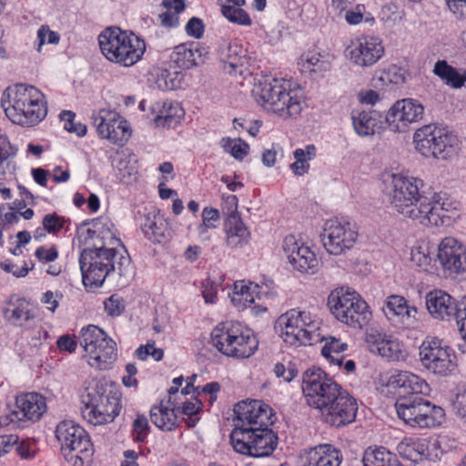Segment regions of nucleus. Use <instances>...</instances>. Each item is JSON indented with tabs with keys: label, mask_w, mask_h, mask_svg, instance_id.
<instances>
[{
	"label": "nucleus",
	"mask_w": 466,
	"mask_h": 466,
	"mask_svg": "<svg viewBox=\"0 0 466 466\" xmlns=\"http://www.w3.org/2000/svg\"><path fill=\"white\" fill-rule=\"evenodd\" d=\"M149 432L148 420L145 415L137 414L133 422V437L137 441L143 442Z\"/></svg>",
	"instance_id": "53"
},
{
	"label": "nucleus",
	"mask_w": 466,
	"mask_h": 466,
	"mask_svg": "<svg viewBox=\"0 0 466 466\" xmlns=\"http://www.w3.org/2000/svg\"><path fill=\"white\" fill-rule=\"evenodd\" d=\"M82 403V416L93 425L112 422L121 409L119 392L103 380L86 389Z\"/></svg>",
	"instance_id": "5"
},
{
	"label": "nucleus",
	"mask_w": 466,
	"mask_h": 466,
	"mask_svg": "<svg viewBox=\"0 0 466 466\" xmlns=\"http://www.w3.org/2000/svg\"><path fill=\"white\" fill-rule=\"evenodd\" d=\"M437 258L443 269L451 273L466 270V248L453 238H445L441 240Z\"/></svg>",
	"instance_id": "25"
},
{
	"label": "nucleus",
	"mask_w": 466,
	"mask_h": 466,
	"mask_svg": "<svg viewBox=\"0 0 466 466\" xmlns=\"http://www.w3.org/2000/svg\"><path fill=\"white\" fill-rule=\"evenodd\" d=\"M46 398L36 392H28L16 398V410L12 413L10 420L37 421L46 411Z\"/></svg>",
	"instance_id": "27"
},
{
	"label": "nucleus",
	"mask_w": 466,
	"mask_h": 466,
	"mask_svg": "<svg viewBox=\"0 0 466 466\" xmlns=\"http://www.w3.org/2000/svg\"><path fill=\"white\" fill-rule=\"evenodd\" d=\"M259 293V286L251 281L238 280L233 285L231 301L236 306L247 307L254 303Z\"/></svg>",
	"instance_id": "36"
},
{
	"label": "nucleus",
	"mask_w": 466,
	"mask_h": 466,
	"mask_svg": "<svg viewBox=\"0 0 466 466\" xmlns=\"http://www.w3.org/2000/svg\"><path fill=\"white\" fill-rule=\"evenodd\" d=\"M342 455L330 444L316 446L300 456V466H339Z\"/></svg>",
	"instance_id": "28"
},
{
	"label": "nucleus",
	"mask_w": 466,
	"mask_h": 466,
	"mask_svg": "<svg viewBox=\"0 0 466 466\" xmlns=\"http://www.w3.org/2000/svg\"><path fill=\"white\" fill-rule=\"evenodd\" d=\"M221 13L232 23L243 25H249L251 24L250 17L246 11L240 8V6H231L226 4H221Z\"/></svg>",
	"instance_id": "48"
},
{
	"label": "nucleus",
	"mask_w": 466,
	"mask_h": 466,
	"mask_svg": "<svg viewBox=\"0 0 466 466\" xmlns=\"http://www.w3.org/2000/svg\"><path fill=\"white\" fill-rule=\"evenodd\" d=\"M358 227L346 218L329 219L324 224L321 240L326 251L332 256L346 255L357 244Z\"/></svg>",
	"instance_id": "16"
},
{
	"label": "nucleus",
	"mask_w": 466,
	"mask_h": 466,
	"mask_svg": "<svg viewBox=\"0 0 466 466\" xmlns=\"http://www.w3.org/2000/svg\"><path fill=\"white\" fill-rule=\"evenodd\" d=\"M433 73L453 88H460L466 82V74H460L456 68L450 66L445 60L436 62Z\"/></svg>",
	"instance_id": "39"
},
{
	"label": "nucleus",
	"mask_w": 466,
	"mask_h": 466,
	"mask_svg": "<svg viewBox=\"0 0 466 466\" xmlns=\"http://www.w3.org/2000/svg\"><path fill=\"white\" fill-rule=\"evenodd\" d=\"M426 306L435 319L442 320L454 317L457 312V305L453 298L441 290L430 292L427 295Z\"/></svg>",
	"instance_id": "30"
},
{
	"label": "nucleus",
	"mask_w": 466,
	"mask_h": 466,
	"mask_svg": "<svg viewBox=\"0 0 466 466\" xmlns=\"http://www.w3.org/2000/svg\"><path fill=\"white\" fill-rule=\"evenodd\" d=\"M431 203V206H439L440 208L437 212H434V215H436V224L433 225L438 226L440 222H443L442 219L446 217V212L451 208V203L447 202L444 195L441 193H433Z\"/></svg>",
	"instance_id": "55"
},
{
	"label": "nucleus",
	"mask_w": 466,
	"mask_h": 466,
	"mask_svg": "<svg viewBox=\"0 0 466 466\" xmlns=\"http://www.w3.org/2000/svg\"><path fill=\"white\" fill-rule=\"evenodd\" d=\"M155 115L154 121L157 127H171L176 126L184 116L183 108L177 103L156 102L151 106Z\"/></svg>",
	"instance_id": "33"
},
{
	"label": "nucleus",
	"mask_w": 466,
	"mask_h": 466,
	"mask_svg": "<svg viewBox=\"0 0 466 466\" xmlns=\"http://www.w3.org/2000/svg\"><path fill=\"white\" fill-rule=\"evenodd\" d=\"M347 349V344L339 341L335 338H330L329 341L323 346L321 350L322 356H330L331 353L335 355L341 354Z\"/></svg>",
	"instance_id": "58"
},
{
	"label": "nucleus",
	"mask_w": 466,
	"mask_h": 466,
	"mask_svg": "<svg viewBox=\"0 0 466 466\" xmlns=\"http://www.w3.org/2000/svg\"><path fill=\"white\" fill-rule=\"evenodd\" d=\"M38 45L36 50L41 51L42 46L46 44L56 45L60 41V35L57 32L50 30L48 25H41L37 31Z\"/></svg>",
	"instance_id": "52"
},
{
	"label": "nucleus",
	"mask_w": 466,
	"mask_h": 466,
	"mask_svg": "<svg viewBox=\"0 0 466 466\" xmlns=\"http://www.w3.org/2000/svg\"><path fill=\"white\" fill-rule=\"evenodd\" d=\"M411 261L425 271L432 272V258L430 256L428 248L419 247L411 249Z\"/></svg>",
	"instance_id": "50"
},
{
	"label": "nucleus",
	"mask_w": 466,
	"mask_h": 466,
	"mask_svg": "<svg viewBox=\"0 0 466 466\" xmlns=\"http://www.w3.org/2000/svg\"><path fill=\"white\" fill-rule=\"evenodd\" d=\"M366 8L363 5H357L354 8H346L343 15L345 21L350 25H360L363 20L372 23L373 17L370 13L366 14Z\"/></svg>",
	"instance_id": "47"
},
{
	"label": "nucleus",
	"mask_w": 466,
	"mask_h": 466,
	"mask_svg": "<svg viewBox=\"0 0 466 466\" xmlns=\"http://www.w3.org/2000/svg\"><path fill=\"white\" fill-rule=\"evenodd\" d=\"M150 420L157 428L170 431L177 426V414L175 406L167 408L162 406H155L150 410Z\"/></svg>",
	"instance_id": "40"
},
{
	"label": "nucleus",
	"mask_w": 466,
	"mask_h": 466,
	"mask_svg": "<svg viewBox=\"0 0 466 466\" xmlns=\"http://www.w3.org/2000/svg\"><path fill=\"white\" fill-rule=\"evenodd\" d=\"M275 329L284 342L291 346L313 345L322 340L319 320L306 310L287 311L279 317Z\"/></svg>",
	"instance_id": "7"
},
{
	"label": "nucleus",
	"mask_w": 466,
	"mask_h": 466,
	"mask_svg": "<svg viewBox=\"0 0 466 466\" xmlns=\"http://www.w3.org/2000/svg\"><path fill=\"white\" fill-rule=\"evenodd\" d=\"M155 342H147L146 345H141L137 349L135 354L137 359L145 360L148 356H151L155 360L159 361L163 359L164 351L160 348H155Z\"/></svg>",
	"instance_id": "54"
},
{
	"label": "nucleus",
	"mask_w": 466,
	"mask_h": 466,
	"mask_svg": "<svg viewBox=\"0 0 466 466\" xmlns=\"http://www.w3.org/2000/svg\"><path fill=\"white\" fill-rule=\"evenodd\" d=\"M362 462L364 466H402L396 455L384 447L368 448L364 452Z\"/></svg>",
	"instance_id": "37"
},
{
	"label": "nucleus",
	"mask_w": 466,
	"mask_h": 466,
	"mask_svg": "<svg viewBox=\"0 0 466 466\" xmlns=\"http://www.w3.org/2000/svg\"><path fill=\"white\" fill-rule=\"evenodd\" d=\"M79 265L83 284L86 287H101L106 277H127L131 273L130 257L104 245L83 249Z\"/></svg>",
	"instance_id": "2"
},
{
	"label": "nucleus",
	"mask_w": 466,
	"mask_h": 466,
	"mask_svg": "<svg viewBox=\"0 0 466 466\" xmlns=\"http://www.w3.org/2000/svg\"><path fill=\"white\" fill-rule=\"evenodd\" d=\"M283 251L292 268L301 273L315 274L319 268V260L311 248L297 241L292 235L287 236L282 244Z\"/></svg>",
	"instance_id": "23"
},
{
	"label": "nucleus",
	"mask_w": 466,
	"mask_h": 466,
	"mask_svg": "<svg viewBox=\"0 0 466 466\" xmlns=\"http://www.w3.org/2000/svg\"><path fill=\"white\" fill-rule=\"evenodd\" d=\"M230 441L237 452L259 458L268 456L275 451L278 436L268 427L243 428L238 423L230 434Z\"/></svg>",
	"instance_id": "12"
},
{
	"label": "nucleus",
	"mask_w": 466,
	"mask_h": 466,
	"mask_svg": "<svg viewBox=\"0 0 466 466\" xmlns=\"http://www.w3.org/2000/svg\"><path fill=\"white\" fill-rule=\"evenodd\" d=\"M244 53L243 48L237 43L223 40L218 47V55L221 62L228 64L232 68L241 65L240 60Z\"/></svg>",
	"instance_id": "44"
},
{
	"label": "nucleus",
	"mask_w": 466,
	"mask_h": 466,
	"mask_svg": "<svg viewBox=\"0 0 466 466\" xmlns=\"http://www.w3.org/2000/svg\"><path fill=\"white\" fill-rule=\"evenodd\" d=\"M78 342L86 352L87 363L98 370H106L116 360V342L96 325L81 329Z\"/></svg>",
	"instance_id": "10"
},
{
	"label": "nucleus",
	"mask_w": 466,
	"mask_h": 466,
	"mask_svg": "<svg viewBox=\"0 0 466 466\" xmlns=\"http://www.w3.org/2000/svg\"><path fill=\"white\" fill-rule=\"evenodd\" d=\"M258 104L273 113L284 117H295L303 108V96L300 91L291 90L278 79L259 82L253 89Z\"/></svg>",
	"instance_id": "6"
},
{
	"label": "nucleus",
	"mask_w": 466,
	"mask_h": 466,
	"mask_svg": "<svg viewBox=\"0 0 466 466\" xmlns=\"http://www.w3.org/2000/svg\"><path fill=\"white\" fill-rule=\"evenodd\" d=\"M424 106L419 101L412 98L398 100L389 109L386 121L394 132H406L410 125L422 119Z\"/></svg>",
	"instance_id": "20"
},
{
	"label": "nucleus",
	"mask_w": 466,
	"mask_h": 466,
	"mask_svg": "<svg viewBox=\"0 0 466 466\" xmlns=\"http://www.w3.org/2000/svg\"><path fill=\"white\" fill-rule=\"evenodd\" d=\"M125 309L121 299L111 296L105 301V309L111 316H119Z\"/></svg>",
	"instance_id": "61"
},
{
	"label": "nucleus",
	"mask_w": 466,
	"mask_h": 466,
	"mask_svg": "<svg viewBox=\"0 0 466 466\" xmlns=\"http://www.w3.org/2000/svg\"><path fill=\"white\" fill-rule=\"evenodd\" d=\"M382 310L387 319L396 326L410 328L416 323L417 309L409 305L407 299L402 296H389Z\"/></svg>",
	"instance_id": "26"
},
{
	"label": "nucleus",
	"mask_w": 466,
	"mask_h": 466,
	"mask_svg": "<svg viewBox=\"0 0 466 466\" xmlns=\"http://www.w3.org/2000/svg\"><path fill=\"white\" fill-rule=\"evenodd\" d=\"M452 406L455 413L466 422V386L457 388Z\"/></svg>",
	"instance_id": "56"
},
{
	"label": "nucleus",
	"mask_w": 466,
	"mask_h": 466,
	"mask_svg": "<svg viewBox=\"0 0 466 466\" xmlns=\"http://www.w3.org/2000/svg\"><path fill=\"white\" fill-rule=\"evenodd\" d=\"M99 47L110 62L129 67L137 64L146 51L144 40L133 32L119 27L106 28L98 36Z\"/></svg>",
	"instance_id": "4"
},
{
	"label": "nucleus",
	"mask_w": 466,
	"mask_h": 466,
	"mask_svg": "<svg viewBox=\"0 0 466 466\" xmlns=\"http://www.w3.org/2000/svg\"><path fill=\"white\" fill-rule=\"evenodd\" d=\"M220 145L226 152L238 160H242L248 155L249 149L248 145L240 138L224 137L221 139Z\"/></svg>",
	"instance_id": "46"
},
{
	"label": "nucleus",
	"mask_w": 466,
	"mask_h": 466,
	"mask_svg": "<svg viewBox=\"0 0 466 466\" xmlns=\"http://www.w3.org/2000/svg\"><path fill=\"white\" fill-rule=\"evenodd\" d=\"M342 388L319 368L307 370L302 376V390L307 404L321 411L336 400Z\"/></svg>",
	"instance_id": "13"
},
{
	"label": "nucleus",
	"mask_w": 466,
	"mask_h": 466,
	"mask_svg": "<svg viewBox=\"0 0 466 466\" xmlns=\"http://www.w3.org/2000/svg\"><path fill=\"white\" fill-rule=\"evenodd\" d=\"M56 438L68 461L74 466L89 463L94 453L87 432L73 420L60 421L56 428Z\"/></svg>",
	"instance_id": "11"
},
{
	"label": "nucleus",
	"mask_w": 466,
	"mask_h": 466,
	"mask_svg": "<svg viewBox=\"0 0 466 466\" xmlns=\"http://www.w3.org/2000/svg\"><path fill=\"white\" fill-rule=\"evenodd\" d=\"M366 343L371 353L388 361H400L406 357L405 350L397 339L378 329H371L367 332Z\"/></svg>",
	"instance_id": "24"
},
{
	"label": "nucleus",
	"mask_w": 466,
	"mask_h": 466,
	"mask_svg": "<svg viewBox=\"0 0 466 466\" xmlns=\"http://www.w3.org/2000/svg\"><path fill=\"white\" fill-rule=\"evenodd\" d=\"M217 294V285L213 281L207 279L202 283V296L206 303H215Z\"/></svg>",
	"instance_id": "60"
},
{
	"label": "nucleus",
	"mask_w": 466,
	"mask_h": 466,
	"mask_svg": "<svg viewBox=\"0 0 466 466\" xmlns=\"http://www.w3.org/2000/svg\"><path fill=\"white\" fill-rule=\"evenodd\" d=\"M317 153L314 145H307L304 148H297L293 152L296 161L290 165L292 172L296 176H302L309 169V161L315 158Z\"/></svg>",
	"instance_id": "43"
},
{
	"label": "nucleus",
	"mask_w": 466,
	"mask_h": 466,
	"mask_svg": "<svg viewBox=\"0 0 466 466\" xmlns=\"http://www.w3.org/2000/svg\"><path fill=\"white\" fill-rule=\"evenodd\" d=\"M432 195L431 197L421 192L419 198H416V201H412L411 207L414 212H420L412 217H407L414 221H418L420 224L424 226H430L431 224H436V215L439 206H431Z\"/></svg>",
	"instance_id": "35"
},
{
	"label": "nucleus",
	"mask_w": 466,
	"mask_h": 466,
	"mask_svg": "<svg viewBox=\"0 0 466 466\" xmlns=\"http://www.w3.org/2000/svg\"><path fill=\"white\" fill-rule=\"evenodd\" d=\"M6 320L15 326H25L35 319L29 303L21 299H11L3 309Z\"/></svg>",
	"instance_id": "34"
},
{
	"label": "nucleus",
	"mask_w": 466,
	"mask_h": 466,
	"mask_svg": "<svg viewBox=\"0 0 466 466\" xmlns=\"http://www.w3.org/2000/svg\"><path fill=\"white\" fill-rule=\"evenodd\" d=\"M186 31L187 35L195 38H200L204 33V25L202 20L197 17H192L186 25Z\"/></svg>",
	"instance_id": "62"
},
{
	"label": "nucleus",
	"mask_w": 466,
	"mask_h": 466,
	"mask_svg": "<svg viewBox=\"0 0 466 466\" xmlns=\"http://www.w3.org/2000/svg\"><path fill=\"white\" fill-rule=\"evenodd\" d=\"M212 345L223 355L236 359L250 357L258 349L256 337L238 323L224 322L213 329Z\"/></svg>",
	"instance_id": "8"
},
{
	"label": "nucleus",
	"mask_w": 466,
	"mask_h": 466,
	"mask_svg": "<svg viewBox=\"0 0 466 466\" xmlns=\"http://www.w3.org/2000/svg\"><path fill=\"white\" fill-rule=\"evenodd\" d=\"M423 186L422 180L405 177L400 174L391 176V192L390 204L393 208L404 217H412L419 212H414L411 207L412 201L422 192L420 187Z\"/></svg>",
	"instance_id": "19"
},
{
	"label": "nucleus",
	"mask_w": 466,
	"mask_h": 466,
	"mask_svg": "<svg viewBox=\"0 0 466 466\" xmlns=\"http://www.w3.org/2000/svg\"><path fill=\"white\" fill-rule=\"evenodd\" d=\"M145 237L155 243L166 241L169 236L168 223L158 210L149 211L141 224Z\"/></svg>",
	"instance_id": "29"
},
{
	"label": "nucleus",
	"mask_w": 466,
	"mask_h": 466,
	"mask_svg": "<svg viewBox=\"0 0 466 466\" xmlns=\"http://www.w3.org/2000/svg\"><path fill=\"white\" fill-rule=\"evenodd\" d=\"M423 440L405 438L397 446L398 453L410 461L418 462L423 460Z\"/></svg>",
	"instance_id": "41"
},
{
	"label": "nucleus",
	"mask_w": 466,
	"mask_h": 466,
	"mask_svg": "<svg viewBox=\"0 0 466 466\" xmlns=\"http://www.w3.org/2000/svg\"><path fill=\"white\" fill-rule=\"evenodd\" d=\"M170 62L175 68L185 70L198 64L201 58V52L196 43H186L177 46L171 53Z\"/></svg>",
	"instance_id": "32"
},
{
	"label": "nucleus",
	"mask_w": 466,
	"mask_h": 466,
	"mask_svg": "<svg viewBox=\"0 0 466 466\" xmlns=\"http://www.w3.org/2000/svg\"><path fill=\"white\" fill-rule=\"evenodd\" d=\"M415 148L426 157L447 159L455 154L458 138L452 133L432 125L419 128L413 137Z\"/></svg>",
	"instance_id": "14"
},
{
	"label": "nucleus",
	"mask_w": 466,
	"mask_h": 466,
	"mask_svg": "<svg viewBox=\"0 0 466 466\" xmlns=\"http://www.w3.org/2000/svg\"><path fill=\"white\" fill-rule=\"evenodd\" d=\"M116 175L123 183H131L137 174V160L132 155H121L114 162Z\"/></svg>",
	"instance_id": "42"
},
{
	"label": "nucleus",
	"mask_w": 466,
	"mask_h": 466,
	"mask_svg": "<svg viewBox=\"0 0 466 466\" xmlns=\"http://www.w3.org/2000/svg\"><path fill=\"white\" fill-rule=\"evenodd\" d=\"M420 360L429 372L446 377L457 368L455 351L436 337L426 338L419 349Z\"/></svg>",
	"instance_id": "15"
},
{
	"label": "nucleus",
	"mask_w": 466,
	"mask_h": 466,
	"mask_svg": "<svg viewBox=\"0 0 466 466\" xmlns=\"http://www.w3.org/2000/svg\"><path fill=\"white\" fill-rule=\"evenodd\" d=\"M235 428L242 424L243 428H263L273 424L272 410L261 400L241 401L235 406Z\"/></svg>",
	"instance_id": "22"
},
{
	"label": "nucleus",
	"mask_w": 466,
	"mask_h": 466,
	"mask_svg": "<svg viewBox=\"0 0 466 466\" xmlns=\"http://www.w3.org/2000/svg\"><path fill=\"white\" fill-rule=\"evenodd\" d=\"M385 55L383 41L374 35L353 38L345 49L346 58L356 67L366 69L375 66Z\"/></svg>",
	"instance_id": "17"
},
{
	"label": "nucleus",
	"mask_w": 466,
	"mask_h": 466,
	"mask_svg": "<svg viewBox=\"0 0 466 466\" xmlns=\"http://www.w3.org/2000/svg\"><path fill=\"white\" fill-rule=\"evenodd\" d=\"M449 9L459 19H461L466 15V0H446Z\"/></svg>",
	"instance_id": "64"
},
{
	"label": "nucleus",
	"mask_w": 466,
	"mask_h": 466,
	"mask_svg": "<svg viewBox=\"0 0 466 466\" xmlns=\"http://www.w3.org/2000/svg\"><path fill=\"white\" fill-rule=\"evenodd\" d=\"M44 95L35 86L16 84L3 94L1 106L15 124L25 127L39 123L47 113Z\"/></svg>",
	"instance_id": "3"
},
{
	"label": "nucleus",
	"mask_w": 466,
	"mask_h": 466,
	"mask_svg": "<svg viewBox=\"0 0 466 466\" xmlns=\"http://www.w3.org/2000/svg\"><path fill=\"white\" fill-rule=\"evenodd\" d=\"M357 410L356 400L342 389L336 400H331L319 413L327 424L340 428L355 420Z\"/></svg>",
	"instance_id": "21"
},
{
	"label": "nucleus",
	"mask_w": 466,
	"mask_h": 466,
	"mask_svg": "<svg viewBox=\"0 0 466 466\" xmlns=\"http://www.w3.org/2000/svg\"><path fill=\"white\" fill-rule=\"evenodd\" d=\"M380 115L377 111H362L358 116L352 114L355 131L361 137L371 136L380 124Z\"/></svg>",
	"instance_id": "38"
},
{
	"label": "nucleus",
	"mask_w": 466,
	"mask_h": 466,
	"mask_svg": "<svg viewBox=\"0 0 466 466\" xmlns=\"http://www.w3.org/2000/svg\"><path fill=\"white\" fill-rule=\"evenodd\" d=\"M61 298V294L48 290L43 294L41 302L46 305V309L48 310L55 312L59 305V299Z\"/></svg>",
	"instance_id": "63"
},
{
	"label": "nucleus",
	"mask_w": 466,
	"mask_h": 466,
	"mask_svg": "<svg viewBox=\"0 0 466 466\" xmlns=\"http://www.w3.org/2000/svg\"><path fill=\"white\" fill-rule=\"evenodd\" d=\"M222 211L229 218L236 215L240 216L238 212V198L235 195L224 196L222 199Z\"/></svg>",
	"instance_id": "59"
},
{
	"label": "nucleus",
	"mask_w": 466,
	"mask_h": 466,
	"mask_svg": "<svg viewBox=\"0 0 466 466\" xmlns=\"http://www.w3.org/2000/svg\"><path fill=\"white\" fill-rule=\"evenodd\" d=\"M328 306L339 321L355 329L366 326L371 317L366 301L349 288L332 290L328 297Z\"/></svg>",
	"instance_id": "9"
},
{
	"label": "nucleus",
	"mask_w": 466,
	"mask_h": 466,
	"mask_svg": "<svg viewBox=\"0 0 466 466\" xmlns=\"http://www.w3.org/2000/svg\"><path fill=\"white\" fill-rule=\"evenodd\" d=\"M91 119L98 136L111 144L124 146L131 137L130 125L114 110L100 109L93 113Z\"/></svg>",
	"instance_id": "18"
},
{
	"label": "nucleus",
	"mask_w": 466,
	"mask_h": 466,
	"mask_svg": "<svg viewBox=\"0 0 466 466\" xmlns=\"http://www.w3.org/2000/svg\"><path fill=\"white\" fill-rule=\"evenodd\" d=\"M15 450L22 460L34 459L39 451L36 441L34 439H23L21 441L18 439L15 444Z\"/></svg>",
	"instance_id": "51"
},
{
	"label": "nucleus",
	"mask_w": 466,
	"mask_h": 466,
	"mask_svg": "<svg viewBox=\"0 0 466 466\" xmlns=\"http://www.w3.org/2000/svg\"><path fill=\"white\" fill-rule=\"evenodd\" d=\"M64 224V218L58 216L56 213L46 214L42 220L43 229H36L35 238H37L44 236L42 233L43 230L52 234L56 233L63 228Z\"/></svg>",
	"instance_id": "49"
},
{
	"label": "nucleus",
	"mask_w": 466,
	"mask_h": 466,
	"mask_svg": "<svg viewBox=\"0 0 466 466\" xmlns=\"http://www.w3.org/2000/svg\"><path fill=\"white\" fill-rule=\"evenodd\" d=\"M226 242L230 248L242 247L248 243L250 232L246 227L240 216L227 218L224 224Z\"/></svg>",
	"instance_id": "31"
},
{
	"label": "nucleus",
	"mask_w": 466,
	"mask_h": 466,
	"mask_svg": "<svg viewBox=\"0 0 466 466\" xmlns=\"http://www.w3.org/2000/svg\"><path fill=\"white\" fill-rule=\"evenodd\" d=\"M387 393L397 395L395 409L405 424L418 429L433 428L444 420V410L423 398L428 383L409 371H395L384 384Z\"/></svg>",
	"instance_id": "1"
},
{
	"label": "nucleus",
	"mask_w": 466,
	"mask_h": 466,
	"mask_svg": "<svg viewBox=\"0 0 466 466\" xmlns=\"http://www.w3.org/2000/svg\"><path fill=\"white\" fill-rule=\"evenodd\" d=\"M423 459L431 461H438L441 459L444 451L438 441H426L423 440Z\"/></svg>",
	"instance_id": "57"
},
{
	"label": "nucleus",
	"mask_w": 466,
	"mask_h": 466,
	"mask_svg": "<svg viewBox=\"0 0 466 466\" xmlns=\"http://www.w3.org/2000/svg\"><path fill=\"white\" fill-rule=\"evenodd\" d=\"M299 64L303 71L321 72L329 69V63L316 51H309L303 54Z\"/></svg>",
	"instance_id": "45"
}]
</instances>
